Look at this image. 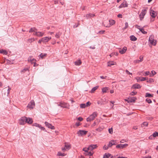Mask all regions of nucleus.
<instances>
[{"mask_svg":"<svg viewBox=\"0 0 158 158\" xmlns=\"http://www.w3.org/2000/svg\"><path fill=\"white\" fill-rule=\"evenodd\" d=\"M33 122L32 118H27L25 116L22 117L19 120V124L20 125H24L26 123L31 124H32Z\"/></svg>","mask_w":158,"mask_h":158,"instance_id":"f257e3e1","label":"nucleus"},{"mask_svg":"<svg viewBox=\"0 0 158 158\" xmlns=\"http://www.w3.org/2000/svg\"><path fill=\"white\" fill-rule=\"evenodd\" d=\"M98 114L96 111L93 112L89 117L86 119L87 122H91L94 120L95 118L97 116Z\"/></svg>","mask_w":158,"mask_h":158,"instance_id":"f03ea898","label":"nucleus"},{"mask_svg":"<svg viewBox=\"0 0 158 158\" xmlns=\"http://www.w3.org/2000/svg\"><path fill=\"white\" fill-rule=\"evenodd\" d=\"M147 9V8H145L143 10L141 13L139 15V17L140 20H142L143 19L144 16L146 13Z\"/></svg>","mask_w":158,"mask_h":158,"instance_id":"7ed1b4c3","label":"nucleus"},{"mask_svg":"<svg viewBox=\"0 0 158 158\" xmlns=\"http://www.w3.org/2000/svg\"><path fill=\"white\" fill-rule=\"evenodd\" d=\"M108 102L107 99L106 98H102L101 101H98L97 102V103L98 105H105Z\"/></svg>","mask_w":158,"mask_h":158,"instance_id":"20e7f679","label":"nucleus"},{"mask_svg":"<svg viewBox=\"0 0 158 158\" xmlns=\"http://www.w3.org/2000/svg\"><path fill=\"white\" fill-rule=\"evenodd\" d=\"M128 146V144L125 143L124 144H119L117 145L116 148H117L121 149L124 148Z\"/></svg>","mask_w":158,"mask_h":158,"instance_id":"39448f33","label":"nucleus"},{"mask_svg":"<svg viewBox=\"0 0 158 158\" xmlns=\"http://www.w3.org/2000/svg\"><path fill=\"white\" fill-rule=\"evenodd\" d=\"M71 148V145L70 144L65 143L64 144V148H62V150L63 151H64L66 150H69Z\"/></svg>","mask_w":158,"mask_h":158,"instance_id":"423d86ee","label":"nucleus"},{"mask_svg":"<svg viewBox=\"0 0 158 158\" xmlns=\"http://www.w3.org/2000/svg\"><path fill=\"white\" fill-rule=\"evenodd\" d=\"M35 106V103L34 101L33 100H32L31 101V102L28 104V105L27 106V107L32 109L34 108Z\"/></svg>","mask_w":158,"mask_h":158,"instance_id":"0eeeda50","label":"nucleus"},{"mask_svg":"<svg viewBox=\"0 0 158 158\" xmlns=\"http://www.w3.org/2000/svg\"><path fill=\"white\" fill-rule=\"evenodd\" d=\"M87 132V131H86L84 130H79L77 132V134H78V136H80L85 135L86 134Z\"/></svg>","mask_w":158,"mask_h":158,"instance_id":"6e6552de","label":"nucleus"},{"mask_svg":"<svg viewBox=\"0 0 158 158\" xmlns=\"http://www.w3.org/2000/svg\"><path fill=\"white\" fill-rule=\"evenodd\" d=\"M150 15L153 18H155L157 14V12L152 10H151L150 11Z\"/></svg>","mask_w":158,"mask_h":158,"instance_id":"1a4fd4ad","label":"nucleus"},{"mask_svg":"<svg viewBox=\"0 0 158 158\" xmlns=\"http://www.w3.org/2000/svg\"><path fill=\"white\" fill-rule=\"evenodd\" d=\"M32 126L38 127L40 129H41L42 130H43L45 131H46V130H45V129L44 127H42L41 125L37 123H34V124H33Z\"/></svg>","mask_w":158,"mask_h":158,"instance_id":"9d476101","label":"nucleus"},{"mask_svg":"<svg viewBox=\"0 0 158 158\" xmlns=\"http://www.w3.org/2000/svg\"><path fill=\"white\" fill-rule=\"evenodd\" d=\"M45 124L46 126L48 127V128H50L51 129H54L55 128L54 126H52L51 124L47 122H45Z\"/></svg>","mask_w":158,"mask_h":158,"instance_id":"9b49d317","label":"nucleus"},{"mask_svg":"<svg viewBox=\"0 0 158 158\" xmlns=\"http://www.w3.org/2000/svg\"><path fill=\"white\" fill-rule=\"evenodd\" d=\"M151 37H152L151 36L150 37L149 39V41L154 46H155L156 44V41H154V39Z\"/></svg>","mask_w":158,"mask_h":158,"instance_id":"f8f14e48","label":"nucleus"},{"mask_svg":"<svg viewBox=\"0 0 158 158\" xmlns=\"http://www.w3.org/2000/svg\"><path fill=\"white\" fill-rule=\"evenodd\" d=\"M117 143L115 141H114V140H111L109 142L108 147H110L114 145H116Z\"/></svg>","mask_w":158,"mask_h":158,"instance_id":"ddd939ff","label":"nucleus"},{"mask_svg":"<svg viewBox=\"0 0 158 158\" xmlns=\"http://www.w3.org/2000/svg\"><path fill=\"white\" fill-rule=\"evenodd\" d=\"M51 39V37H45L41 39V41L43 42H46L49 41L50 39Z\"/></svg>","mask_w":158,"mask_h":158,"instance_id":"4468645a","label":"nucleus"},{"mask_svg":"<svg viewBox=\"0 0 158 158\" xmlns=\"http://www.w3.org/2000/svg\"><path fill=\"white\" fill-rule=\"evenodd\" d=\"M98 147L96 144H91L88 147V149L90 151L93 150Z\"/></svg>","mask_w":158,"mask_h":158,"instance_id":"2eb2a0df","label":"nucleus"},{"mask_svg":"<svg viewBox=\"0 0 158 158\" xmlns=\"http://www.w3.org/2000/svg\"><path fill=\"white\" fill-rule=\"evenodd\" d=\"M136 80H137V81L138 82L139 81H143L146 80H147L148 79V78L146 77H137L136 78Z\"/></svg>","mask_w":158,"mask_h":158,"instance_id":"dca6fc26","label":"nucleus"},{"mask_svg":"<svg viewBox=\"0 0 158 158\" xmlns=\"http://www.w3.org/2000/svg\"><path fill=\"white\" fill-rule=\"evenodd\" d=\"M127 49V48L126 47H124L122 49H120L119 50V52L121 54H123L126 52Z\"/></svg>","mask_w":158,"mask_h":158,"instance_id":"f3484780","label":"nucleus"},{"mask_svg":"<svg viewBox=\"0 0 158 158\" xmlns=\"http://www.w3.org/2000/svg\"><path fill=\"white\" fill-rule=\"evenodd\" d=\"M132 88L134 89H139L141 88V86L139 84L136 83L133 85L132 87Z\"/></svg>","mask_w":158,"mask_h":158,"instance_id":"a211bd4d","label":"nucleus"},{"mask_svg":"<svg viewBox=\"0 0 158 158\" xmlns=\"http://www.w3.org/2000/svg\"><path fill=\"white\" fill-rule=\"evenodd\" d=\"M95 16V14H93L90 13H89V14L85 15V16L86 17L87 19H88L89 18L94 17Z\"/></svg>","mask_w":158,"mask_h":158,"instance_id":"6ab92c4d","label":"nucleus"},{"mask_svg":"<svg viewBox=\"0 0 158 158\" xmlns=\"http://www.w3.org/2000/svg\"><path fill=\"white\" fill-rule=\"evenodd\" d=\"M44 34V33H42L40 32H37L36 31L35 34H34V35H35L37 36L40 37H41L43 36Z\"/></svg>","mask_w":158,"mask_h":158,"instance_id":"aec40b11","label":"nucleus"},{"mask_svg":"<svg viewBox=\"0 0 158 158\" xmlns=\"http://www.w3.org/2000/svg\"><path fill=\"white\" fill-rule=\"evenodd\" d=\"M137 98L135 97H133L132 98H129V100L128 101V103L129 102H134Z\"/></svg>","mask_w":158,"mask_h":158,"instance_id":"412c9836","label":"nucleus"},{"mask_svg":"<svg viewBox=\"0 0 158 158\" xmlns=\"http://www.w3.org/2000/svg\"><path fill=\"white\" fill-rule=\"evenodd\" d=\"M109 22L110 23V24L108 26H106L107 27H109L111 26L112 25H114L115 23V21L114 20L112 19L110 20H109Z\"/></svg>","mask_w":158,"mask_h":158,"instance_id":"4be33fe9","label":"nucleus"},{"mask_svg":"<svg viewBox=\"0 0 158 158\" xmlns=\"http://www.w3.org/2000/svg\"><path fill=\"white\" fill-rule=\"evenodd\" d=\"M109 90V88L107 87H105L102 89V92L103 93L108 92Z\"/></svg>","mask_w":158,"mask_h":158,"instance_id":"5701e85b","label":"nucleus"},{"mask_svg":"<svg viewBox=\"0 0 158 158\" xmlns=\"http://www.w3.org/2000/svg\"><path fill=\"white\" fill-rule=\"evenodd\" d=\"M111 156V155L110 154L106 153L104 155L103 158H109Z\"/></svg>","mask_w":158,"mask_h":158,"instance_id":"b1692460","label":"nucleus"},{"mask_svg":"<svg viewBox=\"0 0 158 158\" xmlns=\"http://www.w3.org/2000/svg\"><path fill=\"white\" fill-rule=\"evenodd\" d=\"M84 154L85 156H91L93 155V153L91 152H85Z\"/></svg>","mask_w":158,"mask_h":158,"instance_id":"393cba45","label":"nucleus"},{"mask_svg":"<svg viewBox=\"0 0 158 158\" xmlns=\"http://www.w3.org/2000/svg\"><path fill=\"white\" fill-rule=\"evenodd\" d=\"M130 40L132 41H135L137 40V38L133 35H132L130 36Z\"/></svg>","mask_w":158,"mask_h":158,"instance_id":"a878e982","label":"nucleus"},{"mask_svg":"<svg viewBox=\"0 0 158 158\" xmlns=\"http://www.w3.org/2000/svg\"><path fill=\"white\" fill-rule=\"evenodd\" d=\"M67 104L64 103H60V104L58 105L59 106H60L61 107L63 108H66Z\"/></svg>","mask_w":158,"mask_h":158,"instance_id":"bb28decb","label":"nucleus"},{"mask_svg":"<svg viewBox=\"0 0 158 158\" xmlns=\"http://www.w3.org/2000/svg\"><path fill=\"white\" fill-rule=\"evenodd\" d=\"M81 64V62L80 60H78L77 61H76L75 62V64L76 65H80Z\"/></svg>","mask_w":158,"mask_h":158,"instance_id":"cd10ccee","label":"nucleus"},{"mask_svg":"<svg viewBox=\"0 0 158 158\" xmlns=\"http://www.w3.org/2000/svg\"><path fill=\"white\" fill-rule=\"evenodd\" d=\"M47 54L46 53H41L40 54V55L39 56L42 59H43L44 57H45L47 56Z\"/></svg>","mask_w":158,"mask_h":158,"instance_id":"c85d7f7f","label":"nucleus"},{"mask_svg":"<svg viewBox=\"0 0 158 158\" xmlns=\"http://www.w3.org/2000/svg\"><path fill=\"white\" fill-rule=\"evenodd\" d=\"M62 33L60 32H58L56 33L55 37L57 38H59L60 37V36L61 35Z\"/></svg>","mask_w":158,"mask_h":158,"instance_id":"c756f323","label":"nucleus"},{"mask_svg":"<svg viewBox=\"0 0 158 158\" xmlns=\"http://www.w3.org/2000/svg\"><path fill=\"white\" fill-rule=\"evenodd\" d=\"M98 86H95L94 87H93L92 89L91 90V91H90V92L91 93H94V92L96 90H97L98 88Z\"/></svg>","mask_w":158,"mask_h":158,"instance_id":"7c9ffc66","label":"nucleus"},{"mask_svg":"<svg viewBox=\"0 0 158 158\" xmlns=\"http://www.w3.org/2000/svg\"><path fill=\"white\" fill-rule=\"evenodd\" d=\"M153 97V94H151L148 93H146L145 94L146 97L152 98Z\"/></svg>","mask_w":158,"mask_h":158,"instance_id":"2f4dec72","label":"nucleus"},{"mask_svg":"<svg viewBox=\"0 0 158 158\" xmlns=\"http://www.w3.org/2000/svg\"><path fill=\"white\" fill-rule=\"evenodd\" d=\"M36 30H37V29H36L35 28V27L32 28V27L29 30V32L30 33V32H34L35 33L36 31Z\"/></svg>","mask_w":158,"mask_h":158,"instance_id":"473e14b6","label":"nucleus"},{"mask_svg":"<svg viewBox=\"0 0 158 158\" xmlns=\"http://www.w3.org/2000/svg\"><path fill=\"white\" fill-rule=\"evenodd\" d=\"M108 66H111V65H114V62L113 61H109L107 62Z\"/></svg>","mask_w":158,"mask_h":158,"instance_id":"72a5a7b5","label":"nucleus"},{"mask_svg":"<svg viewBox=\"0 0 158 158\" xmlns=\"http://www.w3.org/2000/svg\"><path fill=\"white\" fill-rule=\"evenodd\" d=\"M5 62H6V64H11L13 63L12 61L8 59H6L5 60Z\"/></svg>","mask_w":158,"mask_h":158,"instance_id":"f704fd0d","label":"nucleus"},{"mask_svg":"<svg viewBox=\"0 0 158 158\" xmlns=\"http://www.w3.org/2000/svg\"><path fill=\"white\" fill-rule=\"evenodd\" d=\"M148 124V123L147 122H143L142 124H141V127H147Z\"/></svg>","mask_w":158,"mask_h":158,"instance_id":"c9c22d12","label":"nucleus"},{"mask_svg":"<svg viewBox=\"0 0 158 158\" xmlns=\"http://www.w3.org/2000/svg\"><path fill=\"white\" fill-rule=\"evenodd\" d=\"M29 68H24V69H22L21 71V73H25L26 71H29Z\"/></svg>","mask_w":158,"mask_h":158,"instance_id":"e433bc0d","label":"nucleus"},{"mask_svg":"<svg viewBox=\"0 0 158 158\" xmlns=\"http://www.w3.org/2000/svg\"><path fill=\"white\" fill-rule=\"evenodd\" d=\"M127 7V6L126 4H125L124 3H123L122 4L119 6V8H122L123 7Z\"/></svg>","mask_w":158,"mask_h":158,"instance_id":"4c0bfd02","label":"nucleus"},{"mask_svg":"<svg viewBox=\"0 0 158 158\" xmlns=\"http://www.w3.org/2000/svg\"><path fill=\"white\" fill-rule=\"evenodd\" d=\"M139 30L142 33L144 34H147V32L145 31L143 28H140Z\"/></svg>","mask_w":158,"mask_h":158,"instance_id":"58836bf2","label":"nucleus"},{"mask_svg":"<svg viewBox=\"0 0 158 158\" xmlns=\"http://www.w3.org/2000/svg\"><path fill=\"white\" fill-rule=\"evenodd\" d=\"M0 53L5 55H6L7 54V51L3 49L0 50Z\"/></svg>","mask_w":158,"mask_h":158,"instance_id":"ea45409f","label":"nucleus"},{"mask_svg":"<svg viewBox=\"0 0 158 158\" xmlns=\"http://www.w3.org/2000/svg\"><path fill=\"white\" fill-rule=\"evenodd\" d=\"M154 80L152 78H150L148 80H147V82L149 83H152L154 82Z\"/></svg>","mask_w":158,"mask_h":158,"instance_id":"a19ab883","label":"nucleus"},{"mask_svg":"<svg viewBox=\"0 0 158 158\" xmlns=\"http://www.w3.org/2000/svg\"><path fill=\"white\" fill-rule=\"evenodd\" d=\"M151 72L152 74H150V76L151 77L153 76L154 75L156 74V72L153 70Z\"/></svg>","mask_w":158,"mask_h":158,"instance_id":"79ce46f5","label":"nucleus"},{"mask_svg":"<svg viewBox=\"0 0 158 158\" xmlns=\"http://www.w3.org/2000/svg\"><path fill=\"white\" fill-rule=\"evenodd\" d=\"M35 40V39L33 38H31V39H29L28 40V43H31L33 41Z\"/></svg>","mask_w":158,"mask_h":158,"instance_id":"37998d69","label":"nucleus"},{"mask_svg":"<svg viewBox=\"0 0 158 158\" xmlns=\"http://www.w3.org/2000/svg\"><path fill=\"white\" fill-rule=\"evenodd\" d=\"M152 135L153 137H156V136H158V132L156 131L155 132L153 133Z\"/></svg>","mask_w":158,"mask_h":158,"instance_id":"c03bdc74","label":"nucleus"},{"mask_svg":"<svg viewBox=\"0 0 158 158\" xmlns=\"http://www.w3.org/2000/svg\"><path fill=\"white\" fill-rule=\"evenodd\" d=\"M32 56L31 57H29L28 58V61H34V60H35V59H34V58H33L32 59Z\"/></svg>","mask_w":158,"mask_h":158,"instance_id":"a18cd8bd","label":"nucleus"},{"mask_svg":"<svg viewBox=\"0 0 158 158\" xmlns=\"http://www.w3.org/2000/svg\"><path fill=\"white\" fill-rule=\"evenodd\" d=\"M80 107L82 108H84L86 107L85 104L83 103L80 104Z\"/></svg>","mask_w":158,"mask_h":158,"instance_id":"49530a36","label":"nucleus"},{"mask_svg":"<svg viewBox=\"0 0 158 158\" xmlns=\"http://www.w3.org/2000/svg\"><path fill=\"white\" fill-rule=\"evenodd\" d=\"M58 156H65V155L64 154V153H62L61 152H58Z\"/></svg>","mask_w":158,"mask_h":158,"instance_id":"de8ad7c7","label":"nucleus"},{"mask_svg":"<svg viewBox=\"0 0 158 158\" xmlns=\"http://www.w3.org/2000/svg\"><path fill=\"white\" fill-rule=\"evenodd\" d=\"M137 92H135L134 91H133L132 92H131L130 94L131 95H132V96H134V95H135L136 94H137Z\"/></svg>","mask_w":158,"mask_h":158,"instance_id":"09e8293b","label":"nucleus"},{"mask_svg":"<svg viewBox=\"0 0 158 158\" xmlns=\"http://www.w3.org/2000/svg\"><path fill=\"white\" fill-rule=\"evenodd\" d=\"M108 131H109V133L111 134H112L113 133V129H112V128H109L108 130Z\"/></svg>","mask_w":158,"mask_h":158,"instance_id":"8fccbe9b","label":"nucleus"},{"mask_svg":"<svg viewBox=\"0 0 158 158\" xmlns=\"http://www.w3.org/2000/svg\"><path fill=\"white\" fill-rule=\"evenodd\" d=\"M89 150L88 149V147L87 148H84L83 149V151H84L85 152H88Z\"/></svg>","mask_w":158,"mask_h":158,"instance_id":"3c124183","label":"nucleus"},{"mask_svg":"<svg viewBox=\"0 0 158 158\" xmlns=\"http://www.w3.org/2000/svg\"><path fill=\"white\" fill-rule=\"evenodd\" d=\"M146 101L148 103H151L152 102L151 100L149 98H147L146 100Z\"/></svg>","mask_w":158,"mask_h":158,"instance_id":"603ef678","label":"nucleus"},{"mask_svg":"<svg viewBox=\"0 0 158 158\" xmlns=\"http://www.w3.org/2000/svg\"><path fill=\"white\" fill-rule=\"evenodd\" d=\"M91 103L89 102H87L86 104H85V106L86 107H88V106H89L91 105Z\"/></svg>","mask_w":158,"mask_h":158,"instance_id":"864d4df0","label":"nucleus"},{"mask_svg":"<svg viewBox=\"0 0 158 158\" xmlns=\"http://www.w3.org/2000/svg\"><path fill=\"white\" fill-rule=\"evenodd\" d=\"M105 32V30H101L98 32V33H99L100 34H102L104 33Z\"/></svg>","mask_w":158,"mask_h":158,"instance_id":"5fc2aeb1","label":"nucleus"},{"mask_svg":"<svg viewBox=\"0 0 158 158\" xmlns=\"http://www.w3.org/2000/svg\"><path fill=\"white\" fill-rule=\"evenodd\" d=\"M126 73L128 74L132 75V73H130L127 70H126Z\"/></svg>","mask_w":158,"mask_h":158,"instance_id":"6e6d98bb","label":"nucleus"},{"mask_svg":"<svg viewBox=\"0 0 158 158\" xmlns=\"http://www.w3.org/2000/svg\"><path fill=\"white\" fill-rule=\"evenodd\" d=\"M125 26L124 27V29H126V28H127L128 27V24L127 22H126L125 23Z\"/></svg>","mask_w":158,"mask_h":158,"instance_id":"4d7b16f0","label":"nucleus"},{"mask_svg":"<svg viewBox=\"0 0 158 158\" xmlns=\"http://www.w3.org/2000/svg\"><path fill=\"white\" fill-rule=\"evenodd\" d=\"M140 27V26H139L138 25H136L135 26V27H136L137 28L139 29V30H140V28H141Z\"/></svg>","mask_w":158,"mask_h":158,"instance_id":"13d9d810","label":"nucleus"},{"mask_svg":"<svg viewBox=\"0 0 158 158\" xmlns=\"http://www.w3.org/2000/svg\"><path fill=\"white\" fill-rule=\"evenodd\" d=\"M108 148V147L106 146V145H105L103 147V149L104 150H107Z\"/></svg>","mask_w":158,"mask_h":158,"instance_id":"bf43d9fd","label":"nucleus"},{"mask_svg":"<svg viewBox=\"0 0 158 158\" xmlns=\"http://www.w3.org/2000/svg\"><path fill=\"white\" fill-rule=\"evenodd\" d=\"M139 59H140L139 60L140 62L142 61L143 59V56H140L139 57Z\"/></svg>","mask_w":158,"mask_h":158,"instance_id":"052dcab7","label":"nucleus"},{"mask_svg":"<svg viewBox=\"0 0 158 158\" xmlns=\"http://www.w3.org/2000/svg\"><path fill=\"white\" fill-rule=\"evenodd\" d=\"M8 89L7 90V95H8L9 94L10 91V90L11 89V88H9V86H8Z\"/></svg>","mask_w":158,"mask_h":158,"instance_id":"680f3d73","label":"nucleus"},{"mask_svg":"<svg viewBox=\"0 0 158 158\" xmlns=\"http://www.w3.org/2000/svg\"><path fill=\"white\" fill-rule=\"evenodd\" d=\"M78 120L80 121H81L83 120V118L81 117H79L78 118Z\"/></svg>","mask_w":158,"mask_h":158,"instance_id":"e2e57ef3","label":"nucleus"},{"mask_svg":"<svg viewBox=\"0 0 158 158\" xmlns=\"http://www.w3.org/2000/svg\"><path fill=\"white\" fill-rule=\"evenodd\" d=\"M149 73H150V72L149 71L146 72L145 73V76H147V75H148L149 74Z\"/></svg>","mask_w":158,"mask_h":158,"instance_id":"0e129e2a","label":"nucleus"},{"mask_svg":"<svg viewBox=\"0 0 158 158\" xmlns=\"http://www.w3.org/2000/svg\"><path fill=\"white\" fill-rule=\"evenodd\" d=\"M140 62V61L139 60H136L134 61L135 63H139Z\"/></svg>","mask_w":158,"mask_h":158,"instance_id":"69168bd1","label":"nucleus"},{"mask_svg":"<svg viewBox=\"0 0 158 158\" xmlns=\"http://www.w3.org/2000/svg\"><path fill=\"white\" fill-rule=\"evenodd\" d=\"M117 17L118 18H122V15L121 14H118L117 15Z\"/></svg>","mask_w":158,"mask_h":158,"instance_id":"338daca9","label":"nucleus"},{"mask_svg":"<svg viewBox=\"0 0 158 158\" xmlns=\"http://www.w3.org/2000/svg\"><path fill=\"white\" fill-rule=\"evenodd\" d=\"M143 158H152V157L151 156H146L145 157H143Z\"/></svg>","mask_w":158,"mask_h":158,"instance_id":"774afa93","label":"nucleus"}]
</instances>
